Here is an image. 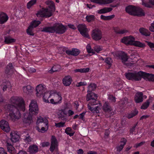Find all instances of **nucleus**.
<instances>
[{
    "label": "nucleus",
    "instance_id": "nucleus-1",
    "mask_svg": "<svg viewBox=\"0 0 154 154\" xmlns=\"http://www.w3.org/2000/svg\"><path fill=\"white\" fill-rule=\"evenodd\" d=\"M10 102L11 104L5 106V109L9 113L11 119L13 121H15L21 117L19 110L24 111L25 109L24 101L22 97H13L10 99Z\"/></svg>",
    "mask_w": 154,
    "mask_h": 154
},
{
    "label": "nucleus",
    "instance_id": "nucleus-2",
    "mask_svg": "<svg viewBox=\"0 0 154 154\" xmlns=\"http://www.w3.org/2000/svg\"><path fill=\"white\" fill-rule=\"evenodd\" d=\"M97 95L93 92H88L86 100L90 101L88 105V109L93 113H97L101 109V105L100 103L97 100Z\"/></svg>",
    "mask_w": 154,
    "mask_h": 154
},
{
    "label": "nucleus",
    "instance_id": "nucleus-3",
    "mask_svg": "<svg viewBox=\"0 0 154 154\" xmlns=\"http://www.w3.org/2000/svg\"><path fill=\"white\" fill-rule=\"evenodd\" d=\"M29 112L24 113V123L30 124L32 121V116L37 115L38 112V108L36 101L34 100L31 101L29 106Z\"/></svg>",
    "mask_w": 154,
    "mask_h": 154
},
{
    "label": "nucleus",
    "instance_id": "nucleus-4",
    "mask_svg": "<svg viewBox=\"0 0 154 154\" xmlns=\"http://www.w3.org/2000/svg\"><path fill=\"white\" fill-rule=\"evenodd\" d=\"M66 30V27L61 23H56L52 26L45 27L42 28V32L62 34L64 33Z\"/></svg>",
    "mask_w": 154,
    "mask_h": 154
},
{
    "label": "nucleus",
    "instance_id": "nucleus-5",
    "mask_svg": "<svg viewBox=\"0 0 154 154\" xmlns=\"http://www.w3.org/2000/svg\"><path fill=\"white\" fill-rule=\"evenodd\" d=\"M46 4L48 5V8H43L42 10L38 13L36 15L38 17L39 15L43 17H50L52 15V13L55 10V5L54 2L50 0L45 2Z\"/></svg>",
    "mask_w": 154,
    "mask_h": 154
},
{
    "label": "nucleus",
    "instance_id": "nucleus-6",
    "mask_svg": "<svg viewBox=\"0 0 154 154\" xmlns=\"http://www.w3.org/2000/svg\"><path fill=\"white\" fill-rule=\"evenodd\" d=\"M125 76L129 80L139 81L141 79L142 71L126 73Z\"/></svg>",
    "mask_w": 154,
    "mask_h": 154
},
{
    "label": "nucleus",
    "instance_id": "nucleus-7",
    "mask_svg": "<svg viewBox=\"0 0 154 154\" xmlns=\"http://www.w3.org/2000/svg\"><path fill=\"white\" fill-rule=\"evenodd\" d=\"M102 32L99 28H96L92 31L91 37L95 41H98L100 40L102 37Z\"/></svg>",
    "mask_w": 154,
    "mask_h": 154
},
{
    "label": "nucleus",
    "instance_id": "nucleus-8",
    "mask_svg": "<svg viewBox=\"0 0 154 154\" xmlns=\"http://www.w3.org/2000/svg\"><path fill=\"white\" fill-rule=\"evenodd\" d=\"M51 143L49 149L50 151L53 152L54 150H55L56 152L54 153V154H59V153L58 152V143L57 140L55 136H52Z\"/></svg>",
    "mask_w": 154,
    "mask_h": 154
},
{
    "label": "nucleus",
    "instance_id": "nucleus-9",
    "mask_svg": "<svg viewBox=\"0 0 154 154\" xmlns=\"http://www.w3.org/2000/svg\"><path fill=\"white\" fill-rule=\"evenodd\" d=\"M52 96H54L53 98L51 99L50 103L54 105H57L61 103L62 97L60 93H54L53 94Z\"/></svg>",
    "mask_w": 154,
    "mask_h": 154
},
{
    "label": "nucleus",
    "instance_id": "nucleus-10",
    "mask_svg": "<svg viewBox=\"0 0 154 154\" xmlns=\"http://www.w3.org/2000/svg\"><path fill=\"white\" fill-rule=\"evenodd\" d=\"M36 95L38 97H40L43 95L44 93L47 90L46 86L42 84H39L36 87Z\"/></svg>",
    "mask_w": 154,
    "mask_h": 154
},
{
    "label": "nucleus",
    "instance_id": "nucleus-11",
    "mask_svg": "<svg viewBox=\"0 0 154 154\" xmlns=\"http://www.w3.org/2000/svg\"><path fill=\"white\" fill-rule=\"evenodd\" d=\"M135 38L131 35L125 36L123 37L121 39V42L127 45H132Z\"/></svg>",
    "mask_w": 154,
    "mask_h": 154
},
{
    "label": "nucleus",
    "instance_id": "nucleus-12",
    "mask_svg": "<svg viewBox=\"0 0 154 154\" xmlns=\"http://www.w3.org/2000/svg\"><path fill=\"white\" fill-rule=\"evenodd\" d=\"M77 28L80 34L82 36L87 38L89 37V35L87 32V29L85 24H79Z\"/></svg>",
    "mask_w": 154,
    "mask_h": 154
},
{
    "label": "nucleus",
    "instance_id": "nucleus-13",
    "mask_svg": "<svg viewBox=\"0 0 154 154\" xmlns=\"http://www.w3.org/2000/svg\"><path fill=\"white\" fill-rule=\"evenodd\" d=\"M0 127L3 131L6 132H9L10 130L8 122L4 120H2L0 122Z\"/></svg>",
    "mask_w": 154,
    "mask_h": 154
},
{
    "label": "nucleus",
    "instance_id": "nucleus-14",
    "mask_svg": "<svg viewBox=\"0 0 154 154\" xmlns=\"http://www.w3.org/2000/svg\"><path fill=\"white\" fill-rule=\"evenodd\" d=\"M117 54L119 55V58H121L122 62L124 64L127 66L129 65V63H127L128 58L126 53L122 51H121L117 52Z\"/></svg>",
    "mask_w": 154,
    "mask_h": 154
},
{
    "label": "nucleus",
    "instance_id": "nucleus-15",
    "mask_svg": "<svg viewBox=\"0 0 154 154\" xmlns=\"http://www.w3.org/2000/svg\"><path fill=\"white\" fill-rule=\"evenodd\" d=\"M142 78H143L146 80H148L149 81H154V75L142 72Z\"/></svg>",
    "mask_w": 154,
    "mask_h": 154
},
{
    "label": "nucleus",
    "instance_id": "nucleus-16",
    "mask_svg": "<svg viewBox=\"0 0 154 154\" xmlns=\"http://www.w3.org/2000/svg\"><path fill=\"white\" fill-rule=\"evenodd\" d=\"M53 94L51 93V91H47L44 93V94L43 97V101L46 103H50L48 98L53 95Z\"/></svg>",
    "mask_w": 154,
    "mask_h": 154
},
{
    "label": "nucleus",
    "instance_id": "nucleus-17",
    "mask_svg": "<svg viewBox=\"0 0 154 154\" xmlns=\"http://www.w3.org/2000/svg\"><path fill=\"white\" fill-rule=\"evenodd\" d=\"M114 0H91V2L98 4H99L106 5L112 3Z\"/></svg>",
    "mask_w": 154,
    "mask_h": 154
},
{
    "label": "nucleus",
    "instance_id": "nucleus-18",
    "mask_svg": "<svg viewBox=\"0 0 154 154\" xmlns=\"http://www.w3.org/2000/svg\"><path fill=\"white\" fill-rule=\"evenodd\" d=\"M103 109L105 112L109 113L111 115H113L114 114L112 109L106 102L104 104Z\"/></svg>",
    "mask_w": 154,
    "mask_h": 154
},
{
    "label": "nucleus",
    "instance_id": "nucleus-19",
    "mask_svg": "<svg viewBox=\"0 0 154 154\" xmlns=\"http://www.w3.org/2000/svg\"><path fill=\"white\" fill-rule=\"evenodd\" d=\"M66 52L69 55H73L76 56L78 55L80 53L79 50L77 48H72V50H66Z\"/></svg>",
    "mask_w": 154,
    "mask_h": 154
},
{
    "label": "nucleus",
    "instance_id": "nucleus-20",
    "mask_svg": "<svg viewBox=\"0 0 154 154\" xmlns=\"http://www.w3.org/2000/svg\"><path fill=\"white\" fill-rule=\"evenodd\" d=\"M72 81V78L69 75L65 76L63 80V84L66 86H69L71 84Z\"/></svg>",
    "mask_w": 154,
    "mask_h": 154
},
{
    "label": "nucleus",
    "instance_id": "nucleus-21",
    "mask_svg": "<svg viewBox=\"0 0 154 154\" xmlns=\"http://www.w3.org/2000/svg\"><path fill=\"white\" fill-rule=\"evenodd\" d=\"M136 10V7L132 5H129L125 8V11L127 13L134 16Z\"/></svg>",
    "mask_w": 154,
    "mask_h": 154
},
{
    "label": "nucleus",
    "instance_id": "nucleus-22",
    "mask_svg": "<svg viewBox=\"0 0 154 154\" xmlns=\"http://www.w3.org/2000/svg\"><path fill=\"white\" fill-rule=\"evenodd\" d=\"M115 32L119 34H126L128 32V30L125 29H121L118 27H116L114 28Z\"/></svg>",
    "mask_w": 154,
    "mask_h": 154
},
{
    "label": "nucleus",
    "instance_id": "nucleus-23",
    "mask_svg": "<svg viewBox=\"0 0 154 154\" xmlns=\"http://www.w3.org/2000/svg\"><path fill=\"white\" fill-rule=\"evenodd\" d=\"M143 93L139 92L136 94L134 100L136 103H139L143 101Z\"/></svg>",
    "mask_w": 154,
    "mask_h": 154
},
{
    "label": "nucleus",
    "instance_id": "nucleus-24",
    "mask_svg": "<svg viewBox=\"0 0 154 154\" xmlns=\"http://www.w3.org/2000/svg\"><path fill=\"white\" fill-rule=\"evenodd\" d=\"M11 139L13 142H16L19 140V135L14 132H12L10 134Z\"/></svg>",
    "mask_w": 154,
    "mask_h": 154
},
{
    "label": "nucleus",
    "instance_id": "nucleus-25",
    "mask_svg": "<svg viewBox=\"0 0 154 154\" xmlns=\"http://www.w3.org/2000/svg\"><path fill=\"white\" fill-rule=\"evenodd\" d=\"M29 152L31 154H34L37 152L38 150V148L37 146L35 145H30L29 147Z\"/></svg>",
    "mask_w": 154,
    "mask_h": 154
},
{
    "label": "nucleus",
    "instance_id": "nucleus-26",
    "mask_svg": "<svg viewBox=\"0 0 154 154\" xmlns=\"http://www.w3.org/2000/svg\"><path fill=\"white\" fill-rule=\"evenodd\" d=\"M8 17L4 13L0 14V23L3 24L6 22L8 19Z\"/></svg>",
    "mask_w": 154,
    "mask_h": 154
},
{
    "label": "nucleus",
    "instance_id": "nucleus-27",
    "mask_svg": "<svg viewBox=\"0 0 154 154\" xmlns=\"http://www.w3.org/2000/svg\"><path fill=\"white\" fill-rule=\"evenodd\" d=\"M14 69L12 63H9L7 66L5 70L6 73L7 74L10 75L14 72Z\"/></svg>",
    "mask_w": 154,
    "mask_h": 154
},
{
    "label": "nucleus",
    "instance_id": "nucleus-28",
    "mask_svg": "<svg viewBox=\"0 0 154 154\" xmlns=\"http://www.w3.org/2000/svg\"><path fill=\"white\" fill-rule=\"evenodd\" d=\"M126 141V140L124 138L121 139V144L119 145L117 147V151L119 152L122 150L125 144Z\"/></svg>",
    "mask_w": 154,
    "mask_h": 154
},
{
    "label": "nucleus",
    "instance_id": "nucleus-29",
    "mask_svg": "<svg viewBox=\"0 0 154 154\" xmlns=\"http://www.w3.org/2000/svg\"><path fill=\"white\" fill-rule=\"evenodd\" d=\"M134 16H142L145 15V13L143 10L141 8L136 7V10L135 12Z\"/></svg>",
    "mask_w": 154,
    "mask_h": 154
},
{
    "label": "nucleus",
    "instance_id": "nucleus-30",
    "mask_svg": "<svg viewBox=\"0 0 154 154\" xmlns=\"http://www.w3.org/2000/svg\"><path fill=\"white\" fill-rule=\"evenodd\" d=\"M22 89L23 92L27 94H29L32 92V87L30 85L23 86Z\"/></svg>",
    "mask_w": 154,
    "mask_h": 154
},
{
    "label": "nucleus",
    "instance_id": "nucleus-31",
    "mask_svg": "<svg viewBox=\"0 0 154 154\" xmlns=\"http://www.w3.org/2000/svg\"><path fill=\"white\" fill-rule=\"evenodd\" d=\"M7 146L8 151L9 152L12 154H15L16 153V152L15 148L11 143H7Z\"/></svg>",
    "mask_w": 154,
    "mask_h": 154
},
{
    "label": "nucleus",
    "instance_id": "nucleus-32",
    "mask_svg": "<svg viewBox=\"0 0 154 154\" xmlns=\"http://www.w3.org/2000/svg\"><path fill=\"white\" fill-rule=\"evenodd\" d=\"M57 114L60 118H63L66 116L67 113L65 109H61L58 110Z\"/></svg>",
    "mask_w": 154,
    "mask_h": 154
},
{
    "label": "nucleus",
    "instance_id": "nucleus-33",
    "mask_svg": "<svg viewBox=\"0 0 154 154\" xmlns=\"http://www.w3.org/2000/svg\"><path fill=\"white\" fill-rule=\"evenodd\" d=\"M112 9L111 8H104L97 11L98 13L100 14H104L109 12L112 10Z\"/></svg>",
    "mask_w": 154,
    "mask_h": 154
},
{
    "label": "nucleus",
    "instance_id": "nucleus-34",
    "mask_svg": "<svg viewBox=\"0 0 154 154\" xmlns=\"http://www.w3.org/2000/svg\"><path fill=\"white\" fill-rule=\"evenodd\" d=\"M140 32L143 35L148 36L150 35V33L149 31L143 28H141L139 29Z\"/></svg>",
    "mask_w": 154,
    "mask_h": 154
},
{
    "label": "nucleus",
    "instance_id": "nucleus-35",
    "mask_svg": "<svg viewBox=\"0 0 154 154\" xmlns=\"http://www.w3.org/2000/svg\"><path fill=\"white\" fill-rule=\"evenodd\" d=\"M138 113V111L135 110L128 113L126 116V117L129 119L131 118L136 115Z\"/></svg>",
    "mask_w": 154,
    "mask_h": 154
},
{
    "label": "nucleus",
    "instance_id": "nucleus-36",
    "mask_svg": "<svg viewBox=\"0 0 154 154\" xmlns=\"http://www.w3.org/2000/svg\"><path fill=\"white\" fill-rule=\"evenodd\" d=\"M10 83L8 81L4 82L2 84L1 87L2 88V90L3 91H6L7 88L9 87H10Z\"/></svg>",
    "mask_w": 154,
    "mask_h": 154
},
{
    "label": "nucleus",
    "instance_id": "nucleus-37",
    "mask_svg": "<svg viewBox=\"0 0 154 154\" xmlns=\"http://www.w3.org/2000/svg\"><path fill=\"white\" fill-rule=\"evenodd\" d=\"M96 88V85L94 83H91L88 87L87 92H92V91H94Z\"/></svg>",
    "mask_w": 154,
    "mask_h": 154
},
{
    "label": "nucleus",
    "instance_id": "nucleus-38",
    "mask_svg": "<svg viewBox=\"0 0 154 154\" xmlns=\"http://www.w3.org/2000/svg\"><path fill=\"white\" fill-rule=\"evenodd\" d=\"M132 45L141 48H143L145 47V45L144 44L142 43L139 41H135V40L134 41Z\"/></svg>",
    "mask_w": 154,
    "mask_h": 154
},
{
    "label": "nucleus",
    "instance_id": "nucleus-39",
    "mask_svg": "<svg viewBox=\"0 0 154 154\" xmlns=\"http://www.w3.org/2000/svg\"><path fill=\"white\" fill-rule=\"evenodd\" d=\"M89 70V68H81L75 69L74 71L75 72H80V73H85L88 72Z\"/></svg>",
    "mask_w": 154,
    "mask_h": 154
},
{
    "label": "nucleus",
    "instance_id": "nucleus-40",
    "mask_svg": "<svg viewBox=\"0 0 154 154\" xmlns=\"http://www.w3.org/2000/svg\"><path fill=\"white\" fill-rule=\"evenodd\" d=\"M60 69V66L59 65H54L52 68L49 71V73H52L53 72L58 71Z\"/></svg>",
    "mask_w": 154,
    "mask_h": 154
},
{
    "label": "nucleus",
    "instance_id": "nucleus-41",
    "mask_svg": "<svg viewBox=\"0 0 154 154\" xmlns=\"http://www.w3.org/2000/svg\"><path fill=\"white\" fill-rule=\"evenodd\" d=\"M15 39L11 38L10 36H8L5 38V42L7 44H10L15 42Z\"/></svg>",
    "mask_w": 154,
    "mask_h": 154
},
{
    "label": "nucleus",
    "instance_id": "nucleus-42",
    "mask_svg": "<svg viewBox=\"0 0 154 154\" xmlns=\"http://www.w3.org/2000/svg\"><path fill=\"white\" fill-rule=\"evenodd\" d=\"M114 86L118 90H121L123 87L122 83L121 81L116 82L115 83Z\"/></svg>",
    "mask_w": 154,
    "mask_h": 154
},
{
    "label": "nucleus",
    "instance_id": "nucleus-43",
    "mask_svg": "<svg viewBox=\"0 0 154 154\" xmlns=\"http://www.w3.org/2000/svg\"><path fill=\"white\" fill-rule=\"evenodd\" d=\"M142 4L145 7L149 8L151 7V4L149 3V1L148 2L147 0H142Z\"/></svg>",
    "mask_w": 154,
    "mask_h": 154
},
{
    "label": "nucleus",
    "instance_id": "nucleus-44",
    "mask_svg": "<svg viewBox=\"0 0 154 154\" xmlns=\"http://www.w3.org/2000/svg\"><path fill=\"white\" fill-rule=\"evenodd\" d=\"M48 120L46 119L40 117L39 118H38L37 119V123L39 124L40 123L43 122L45 124L46 123H48Z\"/></svg>",
    "mask_w": 154,
    "mask_h": 154
},
{
    "label": "nucleus",
    "instance_id": "nucleus-45",
    "mask_svg": "<svg viewBox=\"0 0 154 154\" xmlns=\"http://www.w3.org/2000/svg\"><path fill=\"white\" fill-rule=\"evenodd\" d=\"M114 17L115 15H112L107 16L101 15L100 16V18L101 19L104 20H109L112 19V18Z\"/></svg>",
    "mask_w": 154,
    "mask_h": 154
},
{
    "label": "nucleus",
    "instance_id": "nucleus-46",
    "mask_svg": "<svg viewBox=\"0 0 154 154\" xmlns=\"http://www.w3.org/2000/svg\"><path fill=\"white\" fill-rule=\"evenodd\" d=\"M33 28L30 25L26 31L28 35L32 36L34 35V33L32 31Z\"/></svg>",
    "mask_w": 154,
    "mask_h": 154
},
{
    "label": "nucleus",
    "instance_id": "nucleus-47",
    "mask_svg": "<svg viewBox=\"0 0 154 154\" xmlns=\"http://www.w3.org/2000/svg\"><path fill=\"white\" fill-rule=\"evenodd\" d=\"M149 100H147L144 103L142 104V106H141V108L143 109H147L149 105Z\"/></svg>",
    "mask_w": 154,
    "mask_h": 154
},
{
    "label": "nucleus",
    "instance_id": "nucleus-48",
    "mask_svg": "<svg viewBox=\"0 0 154 154\" xmlns=\"http://www.w3.org/2000/svg\"><path fill=\"white\" fill-rule=\"evenodd\" d=\"M40 23V21L34 20L31 23L30 25L33 27L35 28Z\"/></svg>",
    "mask_w": 154,
    "mask_h": 154
},
{
    "label": "nucleus",
    "instance_id": "nucleus-49",
    "mask_svg": "<svg viewBox=\"0 0 154 154\" xmlns=\"http://www.w3.org/2000/svg\"><path fill=\"white\" fill-rule=\"evenodd\" d=\"M36 2V0H31L27 4V7L28 9L30 8L33 5H35Z\"/></svg>",
    "mask_w": 154,
    "mask_h": 154
},
{
    "label": "nucleus",
    "instance_id": "nucleus-50",
    "mask_svg": "<svg viewBox=\"0 0 154 154\" xmlns=\"http://www.w3.org/2000/svg\"><path fill=\"white\" fill-rule=\"evenodd\" d=\"M72 129L70 127L67 128L65 130V133L67 135H69L70 137L73 136L74 134V132L70 133Z\"/></svg>",
    "mask_w": 154,
    "mask_h": 154
},
{
    "label": "nucleus",
    "instance_id": "nucleus-51",
    "mask_svg": "<svg viewBox=\"0 0 154 154\" xmlns=\"http://www.w3.org/2000/svg\"><path fill=\"white\" fill-rule=\"evenodd\" d=\"M86 49L87 52L88 53H92L94 54L95 52L94 51L93 49L91 48V47L90 44H88L86 46Z\"/></svg>",
    "mask_w": 154,
    "mask_h": 154
},
{
    "label": "nucleus",
    "instance_id": "nucleus-52",
    "mask_svg": "<svg viewBox=\"0 0 154 154\" xmlns=\"http://www.w3.org/2000/svg\"><path fill=\"white\" fill-rule=\"evenodd\" d=\"M85 18L87 21L90 22L94 20V16L92 15H87Z\"/></svg>",
    "mask_w": 154,
    "mask_h": 154
},
{
    "label": "nucleus",
    "instance_id": "nucleus-53",
    "mask_svg": "<svg viewBox=\"0 0 154 154\" xmlns=\"http://www.w3.org/2000/svg\"><path fill=\"white\" fill-rule=\"evenodd\" d=\"M94 51L97 53H99L102 50V46L99 45H95L93 48Z\"/></svg>",
    "mask_w": 154,
    "mask_h": 154
},
{
    "label": "nucleus",
    "instance_id": "nucleus-54",
    "mask_svg": "<svg viewBox=\"0 0 154 154\" xmlns=\"http://www.w3.org/2000/svg\"><path fill=\"white\" fill-rule=\"evenodd\" d=\"M65 124V122H60L58 123H55V126L57 128L63 127L64 126Z\"/></svg>",
    "mask_w": 154,
    "mask_h": 154
},
{
    "label": "nucleus",
    "instance_id": "nucleus-55",
    "mask_svg": "<svg viewBox=\"0 0 154 154\" xmlns=\"http://www.w3.org/2000/svg\"><path fill=\"white\" fill-rule=\"evenodd\" d=\"M105 63L110 66L111 65L112 60L111 58L110 57H107L105 59Z\"/></svg>",
    "mask_w": 154,
    "mask_h": 154
},
{
    "label": "nucleus",
    "instance_id": "nucleus-56",
    "mask_svg": "<svg viewBox=\"0 0 154 154\" xmlns=\"http://www.w3.org/2000/svg\"><path fill=\"white\" fill-rule=\"evenodd\" d=\"M45 124L46 127L45 128L44 127H42L41 128V130H38L39 131L42 132H44L46 131H47V130L48 129V123H46Z\"/></svg>",
    "mask_w": 154,
    "mask_h": 154
},
{
    "label": "nucleus",
    "instance_id": "nucleus-57",
    "mask_svg": "<svg viewBox=\"0 0 154 154\" xmlns=\"http://www.w3.org/2000/svg\"><path fill=\"white\" fill-rule=\"evenodd\" d=\"M108 99L109 100H111V101L113 102H116V98L115 97L112 95H110L108 96Z\"/></svg>",
    "mask_w": 154,
    "mask_h": 154
},
{
    "label": "nucleus",
    "instance_id": "nucleus-58",
    "mask_svg": "<svg viewBox=\"0 0 154 154\" xmlns=\"http://www.w3.org/2000/svg\"><path fill=\"white\" fill-rule=\"evenodd\" d=\"M87 85V83L85 82H80L79 83H78L77 85L76 86L77 87H80L82 85Z\"/></svg>",
    "mask_w": 154,
    "mask_h": 154
},
{
    "label": "nucleus",
    "instance_id": "nucleus-59",
    "mask_svg": "<svg viewBox=\"0 0 154 154\" xmlns=\"http://www.w3.org/2000/svg\"><path fill=\"white\" fill-rule=\"evenodd\" d=\"M50 145V143L48 142H44L42 143V146L43 147L48 146Z\"/></svg>",
    "mask_w": 154,
    "mask_h": 154
},
{
    "label": "nucleus",
    "instance_id": "nucleus-60",
    "mask_svg": "<svg viewBox=\"0 0 154 154\" xmlns=\"http://www.w3.org/2000/svg\"><path fill=\"white\" fill-rule=\"evenodd\" d=\"M145 143L144 142H141L140 143L136 144L135 145V147L136 148H138V147L140 146L143 145Z\"/></svg>",
    "mask_w": 154,
    "mask_h": 154
},
{
    "label": "nucleus",
    "instance_id": "nucleus-61",
    "mask_svg": "<svg viewBox=\"0 0 154 154\" xmlns=\"http://www.w3.org/2000/svg\"><path fill=\"white\" fill-rule=\"evenodd\" d=\"M149 29L152 32H154V22L151 24Z\"/></svg>",
    "mask_w": 154,
    "mask_h": 154
},
{
    "label": "nucleus",
    "instance_id": "nucleus-62",
    "mask_svg": "<svg viewBox=\"0 0 154 154\" xmlns=\"http://www.w3.org/2000/svg\"><path fill=\"white\" fill-rule=\"evenodd\" d=\"M147 44L149 46L151 49L154 48V43L148 42H147Z\"/></svg>",
    "mask_w": 154,
    "mask_h": 154
},
{
    "label": "nucleus",
    "instance_id": "nucleus-63",
    "mask_svg": "<svg viewBox=\"0 0 154 154\" xmlns=\"http://www.w3.org/2000/svg\"><path fill=\"white\" fill-rule=\"evenodd\" d=\"M0 154H7V153L5 151L3 148L0 147Z\"/></svg>",
    "mask_w": 154,
    "mask_h": 154
},
{
    "label": "nucleus",
    "instance_id": "nucleus-64",
    "mask_svg": "<svg viewBox=\"0 0 154 154\" xmlns=\"http://www.w3.org/2000/svg\"><path fill=\"white\" fill-rule=\"evenodd\" d=\"M17 154H28L25 151L23 150H21L19 151Z\"/></svg>",
    "mask_w": 154,
    "mask_h": 154
}]
</instances>
